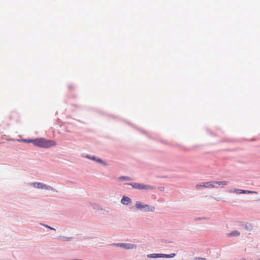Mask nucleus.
Segmentation results:
<instances>
[{
    "label": "nucleus",
    "mask_w": 260,
    "mask_h": 260,
    "mask_svg": "<svg viewBox=\"0 0 260 260\" xmlns=\"http://www.w3.org/2000/svg\"><path fill=\"white\" fill-rule=\"evenodd\" d=\"M33 144L38 147L43 148H49L56 145L55 142L51 140H47L44 138H39L33 140Z\"/></svg>",
    "instance_id": "obj_1"
},
{
    "label": "nucleus",
    "mask_w": 260,
    "mask_h": 260,
    "mask_svg": "<svg viewBox=\"0 0 260 260\" xmlns=\"http://www.w3.org/2000/svg\"><path fill=\"white\" fill-rule=\"evenodd\" d=\"M136 207L138 209L143 210L146 212H153L155 210V207L153 206H150L148 205H143L140 202H136Z\"/></svg>",
    "instance_id": "obj_2"
},
{
    "label": "nucleus",
    "mask_w": 260,
    "mask_h": 260,
    "mask_svg": "<svg viewBox=\"0 0 260 260\" xmlns=\"http://www.w3.org/2000/svg\"><path fill=\"white\" fill-rule=\"evenodd\" d=\"M175 256V253H171L170 254H159V253H153L147 255L148 257L149 258H172Z\"/></svg>",
    "instance_id": "obj_3"
},
{
    "label": "nucleus",
    "mask_w": 260,
    "mask_h": 260,
    "mask_svg": "<svg viewBox=\"0 0 260 260\" xmlns=\"http://www.w3.org/2000/svg\"><path fill=\"white\" fill-rule=\"evenodd\" d=\"M131 185H132V186L133 188H136V189H139L147 190V189H152L154 188V187L151 186L144 185L143 184L138 183L131 184Z\"/></svg>",
    "instance_id": "obj_4"
},
{
    "label": "nucleus",
    "mask_w": 260,
    "mask_h": 260,
    "mask_svg": "<svg viewBox=\"0 0 260 260\" xmlns=\"http://www.w3.org/2000/svg\"><path fill=\"white\" fill-rule=\"evenodd\" d=\"M32 185L34 187L37 188L49 190H54V189L51 186L46 185L42 183H37V182L33 183Z\"/></svg>",
    "instance_id": "obj_5"
},
{
    "label": "nucleus",
    "mask_w": 260,
    "mask_h": 260,
    "mask_svg": "<svg viewBox=\"0 0 260 260\" xmlns=\"http://www.w3.org/2000/svg\"><path fill=\"white\" fill-rule=\"evenodd\" d=\"M214 181L205 182L203 183V184L197 185L196 188L197 189H200L201 187H205V188H213L215 187L214 184H213Z\"/></svg>",
    "instance_id": "obj_6"
},
{
    "label": "nucleus",
    "mask_w": 260,
    "mask_h": 260,
    "mask_svg": "<svg viewBox=\"0 0 260 260\" xmlns=\"http://www.w3.org/2000/svg\"><path fill=\"white\" fill-rule=\"evenodd\" d=\"M214 183H213V184H214V186H215V188H217V187H223L225 185H228L229 182H228V181H214Z\"/></svg>",
    "instance_id": "obj_7"
},
{
    "label": "nucleus",
    "mask_w": 260,
    "mask_h": 260,
    "mask_svg": "<svg viewBox=\"0 0 260 260\" xmlns=\"http://www.w3.org/2000/svg\"><path fill=\"white\" fill-rule=\"evenodd\" d=\"M119 245L120 247H122L125 249H133L136 247V246L134 244H124V243H121L119 244Z\"/></svg>",
    "instance_id": "obj_8"
},
{
    "label": "nucleus",
    "mask_w": 260,
    "mask_h": 260,
    "mask_svg": "<svg viewBox=\"0 0 260 260\" xmlns=\"http://www.w3.org/2000/svg\"><path fill=\"white\" fill-rule=\"evenodd\" d=\"M235 192L237 193H256L255 191H252L246 190H242V189H235L234 191Z\"/></svg>",
    "instance_id": "obj_9"
},
{
    "label": "nucleus",
    "mask_w": 260,
    "mask_h": 260,
    "mask_svg": "<svg viewBox=\"0 0 260 260\" xmlns=\"http://www.w3.org/2000/svg\"><path fill=\"white\" fill-rule=\"evenodd\" d=\"M121 202L122 204L128 205L131 202V199L127 197H123L121 200Z\"/></svg>",
    "instance_id": "obj_10"
},
{
    "label": "nucleus",
    "mask_w": 260,
    "mask_h": 260,
    "mask_svg": "<svg viewBox=\"0 0 260 260\" xmlns=\"http://www.w3.org/2000/svg\"><path fill=\"white\" fill-rule=\"evenodd\" d=\"M240 235V233L238 231H234L228 234V236L229 237H237Z\"/></svg>",
    "instance_id": "obj_11"
},
{
    "label": "nucleus",
    "mask_w": 260,
    "mask_h": 260,
    "mask_svg": "<svg viewBox=\"0 0 260 260\" xmlns=\"http://www.w3.org/2000/svg\"><path fill=\"white\" fill-rule=\"evenodd\" d=\"M131 180V179L129 177H125V176H121V177L118 178V180L121 181V180Z\"/></svg>",
    "instance_id": "obj_12"
},
{
    "label": "nucleus",
    "mask_w": 260,
    "mask_h": 260,
    "mask_svg": "<svg viewBox=\"0 0 260 260\" xmlns=\"http://www.w3.org/2000/svg\"><path fill=\"white\" fill-rule=\"evenodd\" d=\"M193 260H206L204 257H195Z\"/></svg>",
    "instance_id": "obj_13"
},
{
    "label": "nucleus",
    "mask_w": 260,
    "mask_h": 260,
    "mask_svg": "<svg viewBox=\"0 0 260 260\" xmlns=\"http://www.w3.org/2000/svg\"><path fill=\"white\" fill-rule=\"evenodd\" d=\"M33 140H23L24 141H25V142H27V143H30V142H32L33 143Z\"/></svg>",
    "instance_id": "obj_14"
},
{
    "label": "nucleus",
    "mask_w": 260,
    "mask_h": 260,
    "mask_svg": "<svg viewBox=\"0 0 260 260\" xmlns=\"http://www.w3.org/2000/svg\"><path fill=\"white\" fill-rule=\"evenodd\" d=\"M46 226V227H47V228H49V229H51V230H55V229H53V228H51V227H50V226H48V225H46V226Z\"/></svg>",
    "instance_id": "obj_15"
},
{
    "label": "nucleus",
    "mask_w": 260,
    "mask_h": 260,
    "mask_svg": "<svg viewBox=\"0 0 260 260\" xmlns=\"http://www.w3.org/2000/svg\"><path fill=\"white\" fill-rule=\"evenodd\" d=\"M96 160L98 162H102V160L100 158H98Z\"/></svg>",
    "instance_id": "obj_16"
},
{
    "label": "nucleus",
    "mask_w": 260,
    "mask_h": 260,
    "mask_svg": "<svg viewBox=\"0 0 260 260\" xmlns=\"http://www.w3.org/2000/svg\"><path fill=\"white\" fill-rule=\"evenodd\" d=\"M258 260H260V258H259V259H258Z\"/></svg>",
    "instance_id": "obj_17"
}]
</instances>
